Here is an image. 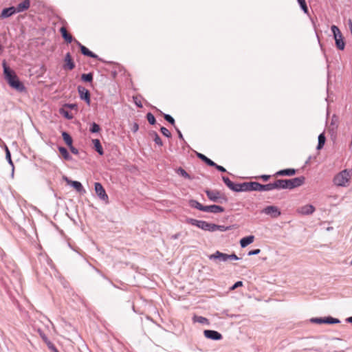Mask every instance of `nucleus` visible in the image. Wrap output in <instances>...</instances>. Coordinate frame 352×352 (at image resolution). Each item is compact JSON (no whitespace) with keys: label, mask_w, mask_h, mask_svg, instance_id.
I'll use <instances>...</instances> for the list:
<instances>
[{"label":"nucleus","mask_w":352,"mask_h":352,"mask_svg":"<svg viewBox=\"0 0 352 352\" xmlns=\"http://www.w3.org/2000/svg\"><path fill=\"white\" fill-rule=\"evenodd\" d=\"M351 177L350 172L344 170L337 174L333 178V183L338 186H345Z\"/></svg>","instance_id":"1"},{"label":"nucleus","mask_w":352,"mask_h":352,"mask_svg":"<svg viewBox=\"0 0 352 352\" xmlns=\"http://www.w3.org/2000/svg\"><path fill=\"white\" fill-rule=\"evenodd\" d=\"M331 30L333 34L337 48L340 50H343L345 47V43L343 40V37L340 29L336 25H333L331 27Z\"/></svg>","instance_id":"2"},{"label":"nucleus","mask_w":352,"mask_h":352,"mask_svg":"<svg viewBox=\"0 0 352 352\" xmlns=\"http://www.w3.org/2000/svg\"><path fill=\"white\" fill-rule=\"evenodd\" d=\"M186 221L188 223L191 224L195 226H197V228H199L203 230L209 231V232H212L213 223H208L206 221L197 220V219H191V218L188 219L186 220Z\"/></svg>","instance_id":"3"},{"label":"nucleus","mask_w":352,"mask_h":352,"mask_svg":"<svg viewBox=\"0 0 352 352\" xmlns=\"http://www.w3.org/2000/svg\"><path fill=\"white\" fill-rule=\"evenodd\" d=\"M248 191H270V183L261 184L256 182H247Z\"/></svg>","instance_id":"4"},{"label":"nucleus","mask_w":352,"mask_h":352,"mask_svg":"<svg viewBox=\"0 0 352 352\" xmlns=\"http://www.w3.org/2000/svg\"><path fill=\"white\" fill-rule=\"evenodd\" d=\"M206 193L210 201L222 203L226 201L227 199L221 195V192L216 190H206Z\"/></svg>","instance_id":"5"},{"label":"nucleus","mask_w":352,"mask_h":352,"mask_svg":"<svg viewBox=\"0 0 352 352\" xmlns=\"http://www.w3.org/2000/svg\"><path fill=\"white\" fill-rule=\"evenodd\" d=\"M2 65L3 67V74L5 79L10 85L11 84V82H13L14 80H16L18 77L15 74V73L12 70H11L10 68L7 65L6 61H3Z\"/></svg>","instance_id":"6"},{"label":"nucleus","mask_w":352,"mask_h":352,"mask_svg":"<svg viewBox=\"0 0 352 352\" xmlns=\"http://www.w3.org/2000/svg\"><path fill=\"white\" fill-rule=\"evenodd\" d=\"M289 189V179H277L270 183V190Z\"/></svg>","instance_id":"7"},{"label":"nucleus","mask_w":352,"mask_h":352,"mask_svg":"<svg viewBox=\"0 0 352 352\" xmlns=\"http://www.w3.org/2000/svg\"><path fill=\"white\" fill-rule=\"evenodd\" d=\"M310 321L314 323L317 324H338L340 323V320L337 318H332L331 316H328L326 318H312Z\"/></svg>","instance_id":"8"},{"label":"nucleus","mask_w":352,"mask_h":352,"mask_svg":"<svg viewBox=\"0 0 352 352\" xmlns=\"http://www.w3.org/2000/svg\"><path fill=\"white\" fill-rule=\"evenodd\" d=\"M262 212L267 215H270L272 218H276V217H279L281 214L278 208L275 206H269L265 207L262 210Z\"/></svg>","instance_id":"9"},{"label":"nucleus","mask_w":352,"mask_h":352,"mask_svg":"<svg viewBox=\"0 0 352 352\" xmlns=\"http://www.w3.org/2000/svg\"><path fill=\"white\" fill-rule=\"evenodd\" d=\"M78 92L79 94V97L81 100H85L86 103L89 105L91 102L90 100V93L88 89L85 87L79 85L78 87Z\"/></svg>","instance_id":"10"},{"label":"nucleus","mask_w":352,"mask_h":352,"mask_svg":"<svg viewBox=\"0 0 352 352\" xmlns=\"http://www.w3.org/2000/svg\"><path fill=\"white\" fill-rule=\"evenodd\" d=\"M208 258L211 261L226 262L228 261V254L217 250L214 254L209 255Z\"/></svg>","instance_id":"11"},{"label":"nucleus","mask_w":352,"mask_h":352,"mask_svg":"<svg viewBox=\"0 0 352 352\" xmlns=\"http://www.w3.org/2000/svg\"><path fill=\"white\" fill-rule=\"evenodd\" d=\"M204 335L206 338L212 340H220L222 339V335L214 330H204Z\"/></svg>","instance_id":"12"},{"label":"nucleus","mask_w":352,"mask_h":352,"mask_svg":"<svg viewBox=\"0 0 352 352\" xmlns=\"http://www.w3.org/2000/svg\"><path fill=\"white\" fill-rule=\"evenodd\" d=\"M95 191L97 195L102 199V200H107L108 199V195H107L104 188L102 186L100 183L96 182L95 183Z\"/></svg>","instance_id":"13"},{"label":"nucleus","mask_w":352,"mask_h":352,"mask_svg":"<svg viewBox=\"0 0 352 352\" xmlns=\"http://www.w3.org/2000/svg\"><path fill=\"white\" fill-rule=\"evenodd\" d=\"M305 180V178L303 176L289 179V190L302 186Z\"/></svg>","instance_id":"14"},{"label":"nucleus","mask_w":352,"mask_h":352,"mask_svg":"<svg viewBox=\"0 0 352 352\" xmlns=\"http://www.w3.org/2000/svg\"><path fill=\"white\" fill-rule=\"evenodd\" d=\"M298 212L303 215H309L315 211V208L313 205L307 204L300 207L297 210Z\"/></svg>","instance_id":"15"},{"label":"nucleus","mask_w":352,"mask_h":352,"mask_svg":"<svg viewBox=\"0 0 352 352\" xmlns=\"http://www.w3.org/2000/svg\"><path fill=\"white\" fill-rule=\"evenodd\" d=\"M74 41L76 43V44L80 47V51H81V52H82V54L83 55L89 56V57H91V58H98V56L96 54H94L92 52H91L85 46L82 45L79 41H78L76 40H74Z\"/></svg>","instance_id":"16"},{"label":"nucleus","mask_w":352,"mask_h":352,"mask_svg":"<svg viewBox=\"0 0 352 352\" xmlns=\"http://www.w3.org/2000/svg\"><path fill=\"white\" fill-rule=\"evenodd\" d=\"M65 64L63 66V68L65 69H69L72 70L75 67V64L74 61L72 60V56L70 53H67L65 56Z\"/></svg>","instance_id":"17"},{"label":"nucleus","mask_w":352,"mask_h":352,"mask_svg":"<svg viewBox=\"0 0 352 352\" xmlns=\"http://www.w3.org/2000/svg\"><path fill=\"white\" fill-rule=\"evenodd\" d=\"M224 208L222 206H217V205H210V206H206V212H210L214 214L221 213L224 212Z\"/></svg>","instance_id":"18"},{"label":"nucleus","mask_w":352,"mask_h":352,"mask_svg":"<svg viewBox=\"0 0 352 352\" xmlns=\"http://www.w3.org/2000/svg\"><path fill=\"white\" fill-rule=\"evenodd\" d=\"M30 6V0H24L21 3H19L16 7H15L16 12H23L29 8Z\"/></svg>","instance_id":"19"},{"label":"nucleus","mask_w":352,"mask_h":352,"mask_svg":"<svg viewBox=\"0 0 352 352\" xmlns=\"http://www.w3.org/2000/svg\"><path fill=\"white\" fill-rule=\"evenodd\" d=\"M15 13H16L15 7L11 6L10 8H5L2 10L1 14V18H8V17L13 15Z\"/></svg>","instance_id":"20"},{"label":"nucleus","mask_w":352,"mask_h":352,"mask_svg":"<svg viewBox=\"0 0 352 352\" xmlns=\"http://www.w3.org/2000/svg\"><path fill=\"white\" fill-rule=\"evenodd\" d=\"M10 86L20 92H22L25 90V86L19 80V78L14 80L13 82H11V84L10 85Z\"/></svg>","instance_id":"21"},{"label":"nucleus","mask_w":352,"mask_h":352,"mask_svg":"<svg viewBox=\"0 0 352 352\" xmlns=\"http://www.w3.org/2000/svg\"><path fill=\"white\" fill-rule=\"evenodd\" d=\"M231 190L234 192L248 191L247 182H243L241 184H234V185L232 186Z\"/></svg>","instance_id":"22"},{"label":"nucleus","mask_w":352,"mask_h":352,"mask_svg":"<svg viewBox=\"0 0 352 352\" xmlns=\"http://www.w3.org/2000/svg\"><path fill=\"white\" fill-rule=\"evenodd\" d=\"M296 170L294 168H287L280 170L276 173V176H292L295 175Z\"/></svg>","instance_id":"23"},{"label":"nucleus","mask_w":352,"mask_h":352,"mask_svg":"<svg viewBox=\"0 0 352 352\" xmlns=\"http://www.w3.org/2000/svg\"><path fill=\"white\" fill-rule=\"evenodd\" d=\"M65 180L68 184H69L72 187H74L78 192H80L84 191V188L80 182L77 181H72L65 177Z\"/></svg>","instance_id":"24"},{"label":"nucleus","mask_w":352,"mask_h":352,"mask_svg":"<svg viewBox=\"0 0 352 352\" xmlns=\"http://www.w3.org/2000/svg\"><path fill=\"white\" fill-rule=\"evenodd\" d=\"M254 236L253 235L242 238L240 241L241 248H245L248 245L251 244L254 241Z\"/></svg>","instance_id":"25"},{"label":"nucleus","mask_w":352,"mask_h":352,"mask_svg":"<svg viewBox=\"0 0 352 352\" xmlns=\"http://www.w3.org/2000/svg\"><path fill=\"white\" fill-rule=\"evenodd\" d=\"M189 204L192 208H195L199 210H201L203 212H205V210H206V206H203L202 204H201L199 201H197L196 200H194V199L190 200Z\"/></svg>","instance_id":"26"},{"label":"nucleus","mask_w":352,"mask_h":352,"mask_svg":"<svg viewBox=\"0 0 352 352\" xmlns=\"http://www.w3.org/2000/svg\"><path fill=\"white\" fill-rule=\"evenodd\" d=\"M60 32L62 34L63 38L65 40V41L70 43L73 41V38H72V35L67 32L65 28L62 27L60 29Z\"/></svg>","instance_id":"27"},{"label":"nucleus","mask_w":352,"mask_h":352,"mask_svg":"<svg viewBox=\"0 0 352 352\" xmlns=\"http://www.w3.org/2000/svg\"><path fill=\"white\" fill-rule=\"evenodd\" d=\"M192 321L194 322H199L206 325H208L210 324L208 319H207L205 317L199 316H194L192 318Z\"/></svg>","instance_id":"28"},{"label":"nucleus","mask_w":352,"mask_h":352,"mask_svg":"<svg viewBox=\"0 0 352 352\" xmlns=\"http://www.w3.org/2000/svg\"><path fill=\"white\" fill-rule=\"evenodd\" d=\"M92 142L94 145L96 151L100 155H102L104 154L103 148L100 144V142L98 139L92 140Z\"/></svg>","instance_id":"29"},{"label":"nucleus","mask_w":352,"mask_h":352,"mask_svg":"<svg viewBox=\"0 0 352 352\" xmlns=\"http://www.w3.org/2000/svg\"><path fill=\"white\" fill-rule=\"evenodd\" d=\"M149 135L151 137L153 138L154 142L155 144L160 146H162L163 145V142L159 136V135L155 131H151L149 133Z\"/></svg>","instance_id":"30"},{"label":"nucleus","mask_w":352,"mask_h":352,"mask_svg":"<svg viewBox=\"0 0 352 352\" xmlns=\"http://www.w3.org/2000/svg\"><path fill=\"white\" fill-rule=\"evenodd\" d=\"M197 156L202 161H204L206 164H207L208 166H214L215 165V163L211 160L210 159H209L208 157H207L206 155H204V154H201V153H197Z\"/></svg>","instance_id":"31"},{"label":"nucleus","mask_w":352,"mask_h":352,"mask_svg":"<svg viewBox=\"0 0 352 352\" xmlns=\"http://www.w3.org/2000/svg\"><path fill=\"white\" fill-rule=\"evenodd\" d=\"M229 230H230L229 226L217 225V224L213 223L212 232H216V231L226 232Z\"/></svg>","instance_id":"32"},{"label":"nucleus","mask_w":352,"mask_h":352,"mask_svg":"<svg viewBox=\"0 0 352 352\" xmlns=\"http://www.w3.org/2000/svg\"><path fill=\"white\" fill-rule=\"evenodd\" d=\"M325 140H326V138H325L324 135L323 133H320L318 135V146H317L318 150L321 149L324 146Z\"/></svg>","instance_id":"33"},{"label":"nucleus","mask_w":352,"mask_h":352,"mask_svg":"<svg viewBox=\"0 0 352 352\" xmlns=\"http://www.w3.org/2000/svg\"><path fill=\"white\" fill-rule=\"evenodd\" d=\"M62 136H63V140L65 141V144L67 145V146H71V144H72V137L69 135V133H67V132H63L62 133Z\"/></svg>","instance_id":"34"},{"label":"nucleus","mask_w":352,"mask_h":352,"mask_svg":"<svg viewBox=\"0 0 352 352\" xmlns=\"http://www.w3.org/2000/svg\"><path fill=\"white\" fill-rule=\"evenodd\" d=\"M59 152L61 153L64 159L67 160H71V156L69 153H68L67 150L65 147L60 146L58 148Z\"/></svg>","instance_id":"35"},{"label":"nucleus","mask_w":352,"mask_h":352,"mask_svg":"<svg viewBox=\"0 0 352 352\" xmlns=\"http://www.w3.org/2000/svg\"><path fill=\"white\" fill-rule=\"evenodd\" d=\"M177 173L181 175L182 177H184V178H186V179H190L191 177L190 176V175L182 168H179L177 170Z\"/></svg>","instance_id":"36"},{"label":"nucleus","mask_w":352,"mask_h":352,"mask_svg":"<svg viewBox=\"0 0 352 352\" xmlns=\"http://www.w3.org/2000/svg\"><path fill=\"white\" fill-rule=\"evenodd\" d=\"M82 80L91 82L93 80V75L91 73L83 74L81 76Z\"/></svg>","instance_id":"37"},{"label":"nucleus","mask_w":352,"mask_h":352,"mask_svg":"<svg viewBox=\"0 0 352 352\" xmlns=\"http://www.w3.org/2000/svg\"><path fill=\"white\" fill-rule=\"evenodd\" d=\"M60 113L61 115H63L65 118H66L68 120H72L74 118L72 113H70L69 111L65 109V107L60 110Z\"/></svg>","instance_id":"38"},{"label":"nucleus","mask_w":352,"mask_h":352,"mask_svg":"<svg viewBox=\"0 0 352 352\" xmlns=\"http://www.w3.org/2000/svg\"><path fill=\"white\" fill-rule=\"evenodd\" d=\"M6 160H8V163L12 166V172H13L14 171V164H13V162L11 159L10 152L7 146L6 147Z\"/></svg>","instance_id":"39"},{"label":"nucleus","mask_w":352,"mask_h":352,"mask_svg":"<svg viewBox=\"0 0 352 352\" xmlns=\"http://www.w3.org/2000/svg\"><path fill=\"white\" fill-rule=\"evenodd\" d=\"M301 9L304 11L305 13L308 12V8L306 3L305 0H297Z\"/></svg>","instance_id":"40"},{"label":"nucleus","mask_w":352,"mask_h":352,"mask_svg":"<svg viewBox=\"0 0 352 352\" xmlns=\"http://www.w3.org/2000/svg\"><path fill=\"white\" fill-rule=\"evenodd\" d=\"M100 130V126L95 123V122H93L91 125V127H90V131L91 133H98L99 132Z\"/></svg>","instance_id":"41"},{"label":"nucleus","mask_w":352,"mask_h":352,"mask_svg":"<svg viewBox=\"0 0 352 352\" xmlns=\"http://www.w3.org/2000/svg\"><path fill=\"white\" fill-rule=\"evenodd\" d=\"M222 179L223 181V182L225 183V184L230 188L231 189L232 186L234 185V183L227 177H225V176H223L222 177Z\"/></svg>","instance_id":"42"},{"label":"nucleus","mask_w":352,"mask_h":352,"mask_svg":"<svg viewBox=\"0 0 352 352\" xmlns=\"http://www.w3.org/2000/svg\"><path fill=\"white\" fill-rule=\"evenodd\" d=\"M146 119H147L148 122H149V124H151L152 125L155 124V123L156 122L154 116L151 113H148L146 114Z\"/></svg>","instance_id":"43"},{"label":"nucleus","mask_w":352,"mask_h":352,"mask_svg":"<svg viewBox=\"0 0 352 352\" xmlns=\"http://www.w3.org/2000/svg\"><path fill=\"white\" fill-rule=\"evenodd\" d=\"M160 131H161L162 133L166 138L171 137L170 132L166 127L162 126L160 129Z\"/></svg>","instance_id":"44"},{"label":"nucleus","mask_w":352,"mask_h":352,"mask_svg":"<svg viewBox=\"0 0 352 352\" xmlns=\"http://www.w3.org/2000/svg\"><path fill=\"white\" fill-rule=\"evenodd\" d=\"M164 118L167 122H168L171 124L173 125L175 124V120L171 116L168 114H164Z\"/></svg>","instance_id":"45"},{"label":"nucleus","mask_w":352,"mask_h":352,"mask_svg":"<svg viewBox=\"0 0 352 352\" xmlns=\"http://www.w3.org/2000/svg\"><path fill=\"white\" fill-rule=\"evenodd\" d=\"M260 252H261V250H260V249H255V250H253L250 251V252H248V255H249V256L257 255V254H258Z\"/></svg>","instance_id":"46"},{"label":"nucleus","mask_w":352,"mask_h":352,"mask_svg":"<svg viewBox=\"0 0 352 352\" xmlns=\"http://www.w3.org/2000/svg\"><path fill=\"white\" fill-rule=\"evenodd\" d=\"M243 285V282L242 281H237L236 283H235L232 287H231V289L233 290V289H236L237 287H241Z\"/></svg>","instance_id":"47"},{"label":"nucleus","mask_w":352,"mask_h":352,"mask_svg":"<svg viewBox=\"0 0 352 352\" xmlns=\"http://www.w3.org/2000/svg\"><path fill=\"white\" fill-rule=\"evenodd\" d=\"M239 259V258L235 254H228V260L237 261Z\"/></svg>","instance_id":"48"},{"label":"nucleus","mask_w":352,"mask_h":352,"mask_svg":"<svg viewBox=\"0 0 352 352\" xmlns=\"http://www.w3.org/2000/svg\"><path fill=\"white\" fill-rule=\"evenodd\" d=\"M64 107L65 108H69V109H77V104H65L64 105Z\"/></svg>","instance_id":"49"},{"label":"nucleus","mask_w":352,"mask_h":352,"mask_svg":"<svg viewBox=\"0 0 352 352\" xmlns=\"http://www.w3.org/2000/svg\"><path fill=\"white\" fill-rule=\"evenodd\" d=\"M213 166V167H215L218 170H219V171H221V172L224 173V172H226V168H223V166H219V165L217 164L216 163H215V165H214V166Z\"/></svg>","instance_id":"50"},{"label":"nucleus","mask_w":352,"mask_h":352,"mask_svg":"<svg viewBox=\"0 0 352 352\" xmlns=\"http://www.w3.org/2000/svg\"><path fill=\"white\" fill-rule=\"evenodd\" d=\"M68 146L69 147V149L72 151V153H73L74 154H76V155L78 153V149L76 148L75 147H74L72 144H71V146Z\"/></svg>","instance_id":"51"},{"label":"nucleus","mask_w":352,"mask_h":352,"mask_svg":"<svg viewBox=\"0 0 352 352\" xmlns=\"http://www.w3.org/2000/svg\"><path fill=\"white\" fill-rule=\"evenodd\" d=\"M270 177V175H262L260 176V178H261L264 181H267Z\"/></svg>","instance_id":"52"},{"label":"nucleus","mask_w":352,"mask_h":352,"mask_svg":"<svg viewBox=\"0 0 352 352\" xmlns=\"http://www.w3.org/2000/svg\"><path fill=\"white\" fill-rule=\"evenodd\" d=\"M136 99H137L136 98H134L135 104L138 107H140V108L142 107V104L141 102L140 101H137Z\"/></svg>","instance_id":"53"},{"label":"nucleus","mask_w":352,"mask_h":352,"mask_svg":"<svg viewBox=\"0 0 352 352\" xmlns=\"http://www.w3.org/2000/svg\"><path fill=\"white\" fill-rule=\"evenodd\" d=\"M176 130L177 131L179 138L181 139V140H183L184 138H183V135L181 133V131L178 129H176Z\"/></svg>","instance_id":"54"},{"label":"nucleus","mask_w":352,"mask_h":352,"mask_svg":"<svg viewBox=\"0 0 352 352\" xmlns=\"http://www.w3.org/2000/svg\"><path fill=\"white\" fill-rule=\"evenodd\" d=\"M139 129L138 124L135 123L133 127V131L136 132Z\"/></svg>","instance_id":"55"},{"label":"nucleus","mask_w":352,"mask_h":352,"mask_svg":"<svg viewBox=\"0 0 352 352\" xmlns=\"http://www.w3.org/2000/svg\"><path fill=\"white\" fill-rule=\"evenodd\" d=\"M179 233L178 234H175L172 236V239H177L179 238Z\"/></svg>","instance_id":"56"},{"label":"nucleus","mask_w":352,"mask_h":352,"mask_svg":"<svg viewBox=\"0 0 352 352\" xmlns=\"http://www.w3.org/2000/svg\"><path fill=\"white\" fill-rule=\"evenodd\" d=\"M50 348L52 349L54 352H58L57 349L54 345H52L51 346H50Z\"/></svg>","instance_id":"57"},{"label":"nucleus","mask_w":352,"mask_h":352,"mask_svg":"<svg viewBox=\"0 0 352 352\" xmlns=\"http://www.w3.org/2000/svg\"><path fill=\"white\" fill-rule=\"evenodd\" d=\"M346 320L349 322H351L352 323V316L351 317H349L346 319Z\"/></svg>","instance_id":"58"},{"label":"nucleus","mask_w":352,"mask_h":352,"mask_svg":"<svg viewBox=\"0 0 352 352\" xmlns=\"http://www.w3.org/2000/svg\"><path fill=\"white\" fill-rule=\"evenodd\" d=\"M42 338H43V339H45V340L46 339V337H45V336H42Z\"/></svg>","instance_id":"59"},{"label":"nucleus","mask_w":352,"mask_h":352,"mask_svg":"<svg viewBox=\"0 0 352 352\" xmlns=\"http://www.w3.org/2000/svg\"><path fill=\"white\" fill-rule=\"evenodd\" d=\"M351 144H352V140H351Z\"/></svg>","instance_id":"60"},{"label":"nucleus","mask_w":352,"mask_h":352,"mask_svg":"<svg viewBox=\"0 0 352 352\" xmlns=\"http://www.w3.org/2000/svg\"><path fill=\"white\" fill-rule=\"evenodd\" d=\"M351 264H352V260H351Z\"/></svg>","instance_id":"61"}]
</instances>
